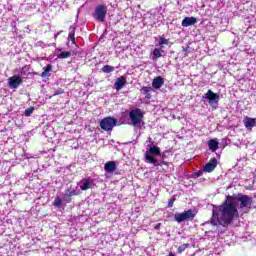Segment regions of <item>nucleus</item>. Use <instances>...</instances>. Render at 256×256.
Wrapping results in <instances>:
<instances>
[{
	"instance_id": "obj_1",
	"label": "nucleus",
	"mask_w": 256,
	"mask_h": 256,
	"mask_svg": "<svg viewBox=\"0 0 256 256\" xmlns=\"http://www.w3.org/2000/svg\"><path fill=\"white\" fill-rule=\"evenodd\" d=\"M235 217H239V211L237 210V206H235V197L228 195L221 205H213L210 223L214 227H217V225L227 227L233 223Z\"/></svg>"
},
{
	"instance_id": "obj_2",
	"label": "nucleus",
	"mask_w": 256,
	"mask_h": 256,
	"mask_svg": "<svg viewBox=\"0 0 256 256\" xmlns=\"http://www.w3.org/2000/svg\"><path fill=\"white\" fill-rule=\"evenodd\" d=\"M197 217V212L193 209L185 210L181 213H176L174 215V221L176 223H183V221H193Z\"/></svg>"
},
{
	"instance_id": "obj_3",
	"label": "nucleus",
	"mask_w": 256,
	"mask_h": 256,
	"mask_svg": "<svg viewBox=\"0 0 256 256\" xmlns=\"http://www.w3.org/2000/svg\"><path fill=\"white\" fill-rule=\"evenodd\" d=\"M143 112L141 109L136 108L129 112V118L134 127H139L143 123Z\"/></svg>"
},
{
	"instance_id": "obj_4",
	"label": "nucleus",
	"mask_w": 256,
	"mask_h": 256,
	"mask_svg": "<svg viewBox=\"0 0 256 256\" xmlns=\"http://www.w3.org/2000/svg\"><path fill=\"white\" fill-rule=\"evenodd\" d=\"M93 17L99 23H104L107 17V6L103 4L98 5L94 10Z\"/></svg>"
},
{
	"instance_id": "obj_5",
	"label": "nucleus",
	"mask_w": 256,
	"mask_h": 256,
	"mask_svg": "<svg viewBox=\"0 0 256 256\" xmlns=\"http://www.w3.org/2000/svg\"><path fill=\"white\" fill-rule=\"evenodd\" d=\"M100 127L103 131H113V128L117 127V119L111 116L105 117L100 121Z\"/></svg>"
},
{
	"instance_id": "obj_6",
	"label": "nucleus",
	"mask_w": 256,
	"mask_h": 256,
	"mask_svg": "<svg viewBox=\"0 0 256 256\" xmlns=\"http://www.w3.org/2000/svg\"><path fill=\"white\" fill-rule=\"evenodd\" d=\"M204 99L209 101L210 105H217L219 103V94L213 92L212 90H208L206 94H204Z\"/></svg>"
},
{
	"instance_id": "obj_7",
	"label": "nucleus",
	"mask_w": 256,
	"mask_h": 256,
	"mask_svg": "<svg viewBox=\"0 0 256 256\" xmlns=\"http://www.w3.org/2000/svg\"><path fill=\"white\" fill-rule=\"evenodd\" d=\"M23 83V78L19 75H14L10 78H8V85L10 89H17L19 85Z\"/></svg>"
},
{
	"instance_id": "obj_8",
	"label": "nucleus",
	"mask_w": 256,
	"mask_h": 256,
	"mask_svg": "<svg viewBox=\"0 0 256 256\" xmlns=\"http://www.w3.org/2000/svg\"><path fill=\"white\" fill-rule=\"evenodd\" d=\"M239 197L237 198V201L240 203V209H245V207H248L253 203V198L247 195L238 194Z\"/></svg>"
},
{
	"instance_id": "obj_9",
	"label": "nucleus",
	"mask_w": 256,
	"mask_h": 256,
	"mask_svg": "<svg viewBox=\"0 0 256 256\" xmlns=\"http://www.w3.org/2000/svg\"><path fill=\"white\" fill-rule=\"evenodd\" d=\"M217 158H212L205 166H204V171L206 173H213L215 171L217 165H218Z\"/></svg>"
},
{
	"instance_id": "obj_10",
	"label": "nucleus",
	"mask_w": 256,
	"mask_h": 256,
	"mask_svg": "<svg viewBox=\"0 0 256 256\" xmlns=\"http://www.w3.org/2000/svg\"><path fill=\"white\" fill-rule=\"evenodd\" d=\"M125 85H127V79L125 78V76L117 78V80L114 83L116 91H121V88L125 87Z\"/></svg>"
},
{
	"instance_id": "obj_11",
	"label": "nucleus",
	"mask_w": 256,
	"mask_h": 256,
	"mask_svg": "<svg viewBox=\"0 0 256 256\" xmlns=\"http://www.w3.org/2000/svg\"><path fill=\"white\" fill-rule=\"evenodd\" d=\"M244 127H246V129H253V127H256V120L255 118H251L249 116H246L244 118Z\"/></svg>"
},
{
	"instance_id": "obj_12",
	"label": "nucleus",
	"mask_w": 256,
	"mask_h": 256,
	"mask_svg": "<svg viewBox=\"0 0 256 256\" xmlns=\"http://www.w3.org/2000/svg\"><path fill=\"white\" fill-rule=\"evenodd\" d=\"M104 169L106 173H114V171L117 170V164L115 163V161H108L105 163Z\"/></svg>"
},
{
	"instance_id": "obj_13",
	"label": "nucleus",
	"mask_w": 256,
	"mask_h": 256,
	"mask_svg": "<svg viewBox=\"0 0 256 256\" xmlns=\"http://www.w3.org/2000/svg\"><path fill=\"white\" fill-rule=\"evenodd\" d=\"M197 23V18L191 16V17H185L182 20V27H191V25H195Z\"/></svg>"
},
{
	"instance_id": "obj_14",
	"label": "nucleus",
	"mask_w": 256,
	"mask_h": 256,
	"mask_svg": "<svg viewBox=\"0 0 256 256\" xmlns=\"http://www.w3.org/2000/svg\"><path fill=\"white\" fill-rule=\"evenodd\" d=\"M164 83H165V80L163 79V77L158 76V77L153 79L152 87L154 89H161V87H163Z\"/></svg>"
},
{
	"instance_id": "obj_15",
	"label": "nucleus",
	"mask_w": 256,
	"mask_h": 256,
	"mask_svg": "<svg viewBox=\"0 0 256 256\" xmlns=\"http://www.w3.org/2000/svg\"><path fill=\"white\" fill-rule=\"evenodd\" d=\"M208 148L210 151H212V153H215V151L219 149V142L216 139H210L208 141Z\"/></svg>"
},
{
	"instance_id": "obj_16",
	"label": "nucleus",
	"mask_w": 256,
	"mask_h": 256,
	"mask_svg": "<svg viewBox=\"0 0 256 256\" xmlns=\"http://www.w3.org/2000/svg\"><path fill=\"white\" fill-rule=\"evenodd\" d=\"M53 71V65L48 64L45 68L44 71L41 73L42 79H45L47 77H51V72Z\"/></svg>"
},
{
	"instance_id": "obj_17",
	"label": "nucleus",
	"mask_w": 256,
	"mask_h": 256,
	"mask_svg": "<svg viewBox=\"0 0 256 256\" xmlns=\"http://www.w3.org/2000/svg\"><path fill=\"white\" fill-rule=\"evenodd\" d=\"M75 31H77V28L75 26L69 27L68 39H70L72 45H75Z\"/></svg>"
},
{
	"instance_id": "obj_18",
	"label": "nucleus",
	"mask_w": 256,
	"mask_h": 256,
	"mask_svg": "<svg viewBox=\"0 0 256 256\" xmlns=\"http://www.w3.org/2000/svg\"><path fill=\"white\" fill-rule=\"evenodd\" d=\"M150 91H153V88L144 86L140 89V93H143V95H146V99H151V93Z\"/></svg>"
},
{
	"instance_id": "obj_19",
	"label": "nucleus",
	"mask_w": 256,
	"mask_h": 256,
	"mask_svg": "<svg viewBox=\"0 0 256 256\" xmlns=\"http://www.w3.org/2000/svg\"><path fill=\"white\" fill-rule=\"evenodd\" d=\"M73 55L71 51H62L57 55V59H69Z\"/></svg>"
},
{
	"instance_id": "obj_20",
	"label": "nucleus",
	"mask_w": 256,
	"mask_h": 256,
	"mask_svg": "<svg viewBox=\"0 0 256 256\" xmlns=\"http://www.w3.org/2000/svg\"><path fill=\"white\" fill-rule=\"evenodd\" d=\"M145 159L148 163H150L151 165H156L158 163V160L155 159V157H153V155L151 154H145Z\"/></svg>"
},
{
	"instance_id": "obj_21",
	"label": "nucleus",
	"mask_w": 256,
	"mask_h": 256,
	"mask_svg": "<svg viewBox=\"0 0 256 256\" xmlns=\"http://www.w3.org/2000/svg\"><path fill=\"white\" fill-rule=\"evenodd\" d=\"M92 183H93V180H85L83 185L80 186V189L82 191H87L88 189H91Z\"/></svg>"
},
{
	"instance_id": "obj_22",
	"label": "nucleus",
	"mask_w": 256,
	"mask_h": 256,
	"mask_svg": "<svg viewBox=\"0 0 256 256\" xmlns=\"http://www.w3.org/2000/svg\"><path fill=\"white\" fill-rule=\"evenodd\" d=\"M77 195L78 193H77V190H75V188H68L65 191V197H75Z\"/></svg>"
},
{
	"instance_id": "obj_23",
	"label": "nucleus",
	"mask_w": 256,
	"mask_h": 256,
	"mask_svg": "<svg viewBox=\"0 0 256 256\" xmlns=\"http://www.w3.org/2000/svg\"><path fill=\"white\" fill-rule=\"evenodd\" d=\"M113 71H115V67H113L111 65H104L102 67V72L103 73H113Z\"/></svg>"
},
{
	"instance_id": "obj_24",
	"label": "nucleus",
	"mask_w": 256,
	"mask_h": 256,
	"mask_svg": "<svg viewBox=\"0 0 256 256\" xmlns=\"http://www.w3.org/2000/svg\"><path fill=\"white\" fill-rule=\"evenodd\" d=\"M151 155H161V149L157 146L150 147Z\"/></svg>"
},
{
	"instance_id": "obj_25",
	"label": "nucleus",
	"mask_w": 256,
	"mask_h": 256,
	"mask_svg": "<svg viewBox=\"0 0 256 256\" xmlns=\"http://www.w3.org/2000/svg\"><path fill=\"white\" fill-rule=\"evenodd\" d=\"M159 45L160 47H163V45H169V39H166L164 36H160Z\"/></svg>"
},
{
	"instance_id": "obj_26",
	"label": "nucleus",
	"mask_w": 256,
	"mask_h": 256,
	"mask_svg": "<svg viewBox=\"0 0 256 256\" xmlns=\"http://www.w3.org/2000/svg\"><path fill=\"white\" fill-rule=\"evenodd\" d=\"M33 111H35V107L27 108L24 112L25 117H31V115H33Z\"/></svg>"
},
{
	"instance_id": "obj_27",
	"label": "nucleus",
	"mask_w": 256,
	"mask_h": 256,
	"mask_svg": "<svg viewBox=\"0 0 256 256\" xmlns=\"http://www.w3.org/2000/svg\"><path fill=\"white\" fill-rule=\"evenodd\" d=\"M153 57L154 59H159L160 57H162L161 50H159V48H155L153 50Z\"/></svg>"
},
{
	"instance_id": "obj_28",
	"label": "nucleus",
	"mask_w": 256,
	"mask_h": 256,
	"mask_svg": "<svg viewBox=\"0 0 256 256\" xmlns=\"http://www.w3.org/2000/svg\"><path fill=\"white\" fill-rule=\"evenodd\" d=\"M63 93H65V90L63 88H59L52 96H50V99H52V97H57V95H63Z\"/></svg>"
},
{
	"instance_id": "obj_29",
	"label": "nucleus",
	"mask_w": 256,
	"mask_h": 256,
	"mask_svg": "<svg viewBox=\"0 0 256 256\" xmlns=\"http://www.w3.org/2000/svg\"><path fill=\"white\" fill-rule=\"evenodd\" d=\"M54 205L56 207H61V205H63V200H61V198H59V197L55 198Z\"/></svg>"
},
{
	"instance_id": "obj_30",
	"label": "nucleus",
	"mask_w": 256,
	"mask_h": 256,
	"mask_svg": "<svg viewBox=\"0 0 256 256\" xmlns=\"http://www.w3.org/2000/svg\"><path fill=\"white\" fill-rule=\"evenodd\" d=\"M187 247H189V244H183V245H181V246L178 247L177 252H178L179 254H181V253H183V251H185V249H187Z\"/></svg>"
},
{
	"instance_id": "obj_31",
	"label": "nucleus",
	"mask_w": 256,
	"mask_h": 256,
	"mask_svg": "<svg viewBox=\"0 0 256 256\" xmlns=\"http://www.w3.org/2000/svg\"><path fill=\"white\" fill-rule=\"evenodd\" d=\"M175 201H176L175 196H173L171 199H169V201H168V207H169V208L173 207Z\"/></svg>"
},
{
	"instance_id": "obj_32",
	"label": "nucleus",
	"mask_w": 256,
	"mask_h": 256,
	"mask_svg": "<svg viewBox=\"0 0 256 256\" xmlns=\"http://www.w3.org/2000/svg\"><path fill=\"white\" fill-rule=\"evenodd\" d=\"M163 165H165L166 167H169V162H165V161H162V162H158L157 164H156V167H163Z\"/></svg>"
},
{
	"instance_id": "obj_33",
	"label": "nucleus",
	"mask_w": 256,
	"mask_h": 256,
	"mask_svg": "<svg viewBox=\"0 0 256 256\" xmlns=\"http://www.w3.org/2000/svg\"><path fill=\"white\" fill-rule=\"evenodd\" d=\"M155 231H160L161 229V223H158L154 226Z\"/></svg>"
},
{
	"instance_id": "obj_34",
	"label": "nucleus",
	"mask_w": 256,
	"mask_h": 256,
	"mask_svg": "<svg viewBox=\"0 0 256 256\" xmlns=\"http://www.w3.org/2000/svg\"><path fill=\"white\" fill-rule=\"evenodd\" d=\"M61 33H63V31H60V32L54 34L55 41H57V37H59V35H61Z\"/></svg>"
},
{
	"instance_id": "obj_35",
	"label": "nucleus",
	"mask_w": 256,
	"mask_h": 256,
	"mask_svg": "<svg viewBox=\"0 0 256 256\" xmlns=\"http://www.w3.org/2000/svg\"><path fill=\"white\" fill-rule=\"evenodd\" d=\"M182 51H184L185 53H187V51H189V46H187V47H182Z\"/></svg>"
},
{
	"instance_id": "obj_36",
	"label": "nucleus",
	"mask_w": 256,
	"mask_h": 256,
	"mask_svg": "<svg viewBox=\"0 0 256 256\" xmlns=\"http://www.w3.org/2000/svg\"><path fill=\"white\" fill-rule=\"evenodd\" d=\"M168 256H175V254H173V252H170Z\"/></svg>"
}]
</instances>
